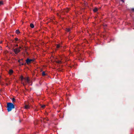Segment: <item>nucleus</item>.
<instances>
[{
  "label": "nucleus",
  "mask_w": 134,
  "mask_h": 134,
  "mask_svg": "<svg viewBox=\"0 0 134 134\" xmlns=\"http://www.w3.org/2000/svg\"><path fill=\"white\" fill-rule=\"evenodd\" d=\"M30 26L32 28H33L34 27V25L32 24H31Z\"/></svg>",
  "instance_id": "ddd939ff"
},
{
  "label": "nucleus",
  "mask_w": 134,
  "mask_h": 134,
  "mask_svg": "<svg viewBox=\"0 0 134 134\" xmlns=\"http://www.w3.org/2000/svg\"><path fill=\"white\" fill-rule=\"evenodd\" d=\"M3 4V1H0V5H2Z\"/></svg>",
  "instance_id": "412c9836"
},
{
  "label": "nucleus",
  "mask_w": 134,
  "mask_h": 134,
  "mask_svg": "<svg viewBox=\"0 0 134 134\" xmlns=\"http://www.w3.org/2000/svg\"><path fill=\"white\" fill-rule=\"evenodd\" d=\"M30 107L29 105H25V109H28L30 108Z\"/></svg>",
  "instance_id": "423d86ee"
},
{
  "label": "nucleus",
  "mask_w": 134,
  "mask_h": 134,
  "mask_svg": "<svg viewBox=\"0 0 134 134\" xmlns=\"http://www.w3.org/2000/svg\"><path fill=\"white\" fill-rule=\"evenodd\" d=\"M2 41H0V44L1 43H2Z\"/></svg>",
  "instance_id": "bb28decb"
},
{
  "label": "nucleus",
  "mask_w": 134,
  "mask_h": 134,
  "mask_svg": "<svg viewBox=\"0 0 134 134\" xmlns=\"http://www.w3.org/2000/svg\"><path fill=\"white\" fill-rule=\"evenodd\" d=\"M22 83L23 84V85L24 86L25 85V84L24 83Z\"/></svg>",
  "instance_id": "393cba45"
},
{
  "label": "nucleus",
  "mask_w": 134,
  "mask_h": 134,
  "mask_svg": "<svg viewBox=\"0 0 134 134\" xmlns=\"http://www.w3.org/2000/svg\"><path fill=\"white\" fill-rule=\"evenodd\" d=\"M122 0V1H123V2H124V1H123V0Z\"/></svg>",
  "instance_id": "c85d7f7f"
},
{
  "label": "nucleus",
  "mask_w": 134,
  "mask_h": 134,
  "mask_svg": "<svg viewBox=\"0 0 134 134\" xmlns=\"http://www.w3.org/2000/svg\"><path fill=\"white\" fill-rule=\"evenodd\" d=\"M20 60H18V62L20 63V65H24V64L23 63H21V62H20Z\"/></svg>",
  "instance_id": "4468645a"
},
{
  "label": "nucleus",
  "mask_w": 134,
  "mask_h": 134,
  "mask_svg": "<svg viewBox=\"0 0 134 134\" xmlns=\"http://www.w3.org/2000/svg\"><path fill=\"white\" fill-rule=\"evenodd\" d=\"M131 10L132 11L134 12V8L132 9Z\"/></svg>",
  "instance_id": "5701e85b"
},
{
  "label": "nucleus",
  "mask_w": 134,
  "mask_h": 134,
  "mask_svg": "<svg viewBox=\"0 0 134 134\" xmlns=\"http://www.w3.org/2000/svg\"><path fill=\"white\" fill-rule=\"evenodd\" d=\"M7 106V110L8 112L11 111L13 109L15 108L14 105L12 103H8Z\"/></svg>",
  "instance_id": "f257e3e1"
},
{
  "label": "nucleus",
  "mask_w": 134,
  "mask_h": 134,
  "mask_svg": "<svg viewBox=\"0 0 134 134\" xmlns=\"http://www.w3.org/2000/svg\"><path fill=\"white\" fill-rule=\"evenodd\" d=\"M69 9V8H67L64 9V12H66V13H67L68 12Z\"/></svg>",
  "instance_id": "1a4fd4ad"
},
{
  "label": "nucleus",
  "mask_w": 134,
  "mask_h": 134,
  "mask_svg": "<svg viewBox=\"0 0 134 134\" xmlns=\"http://www.w3.org/2000/svg\"><path fill=\"white\" fill-rule=\"evenodd\" d=\"M46 120V121H48V119H46V118H45L43 120V121L44 122H46L45 121V120Z\"/></svg>",
  "instance_id": "a211bd4d"
},
{
  "label": "nucleus",
  "mask_w": 134,
  "mask_h": 134,
  "mask_svg": "<svg viewBox=\"0 0 134 134\" xmlns=\"http://www.w3.org/2000/svg\"><path fill=\"white\" fill-rule=\"evenodd\" d=\"M71 29V28H66V31L68 32H69L70 31Z\"/></svg>",
  "instance_id": "6e6552de"
},
{
  "label": "nucleus",
  "mask_w": 134,
  "mask_h": 134,
  "mask_svg": "<svg viewBox=\"0 0 134 134\" xmlns=\"http://www.w3.org/2000/svg\"><path fill=\"white\" fill-rule=\"evenodd\" d=\"M57 63L60 64L61 63V61L60 60L56 62Z\"/></svg>",
  "instance_id": "6ab92c4d"
},
{
  "label": "nucleus",
  "mask_w": 134,
  "mask_h": 134,
  "mask_svg": "<svg viewBox=\"0 0 134 134\" xmlns=\"http://www.w3.org/2000/svg\"><path fill=\"white\" fill-rule=\"evenodd\" d=\"M21 49H23L24 51L25 52H26L27 49L26 48H21Z\"/></svg>",
  "instance_id": "f3484780"
},
{
  "label": "nucleus",
  "mask_w": 134,
  "mask_h": 134,
  "mask_svg": "<svg viewBox=\"0 0 134 134\" xmlns=\"http://www.w3.org/2000/svg\"><path fill=\"white\" fill-rule=\"evenodd\" d=\"M60 47H61V46L60 44H57V49L60 48Z\"/></svg>",
  "instance_id": "2eb2a0df"
},
{
  "label": "nucleus",
  "mask_w": 134,
  "mask_h": 134,
  "mask_svg": "<svg viewBox=\"0 0 134 134\" xmlns=\"http://www.w3.org/2000/svg\"><path fill=\"white\" fill-rule=\"evenodd\" d=\"M22 48V47H20L19 48H17L13 49L14 52L16 54H17L20 51V49Z\"/></svg>",
  "instance_id": "f03ea898"
},
{
  "label": "nucleus",
  "mask_w": 134,
  "mask_h": 134,
  "mask_svg": "<svg viewBox=\"0 0 134 134\" xmlns=\"http://www.w3.org/2000/svg\"><path fill=\"white\" fill-rule=\"evenodd\" d=\"M15 32L16 34H18L19 33H20V32L19 31V30H16L15 31Z\"/></svg>",
  "instance_id": "9b49d317"
},
{
  "label": "nucleus",
  "mask_w": 134,
  "mask_h": 134,
  "mask_svg": "<svg viewBox=\"0 0 134 134\" xmlns=\"http://www.w3.org/2000/svg\"><path fill=\"white\" fill-rule=\"evenodd\" d=\"M24 78L23 77V76H21L20 77V79L21 81H22L23 79H24Z\"/></svg>",
  "instance_id": "dca6fc26"
},
{
  "label": "nucleus",
  "mask_w": 134,
  "mask_h": 134,
  "mask_svg": "<svg viewBox=\"0 0 134 134\" xmlns=\"http://www.w3.org/2000/svg\"><path fill=\"white\" fill-rule=\"evenodd\" d=\"M104 27H106L107 26V25L106 24H104Z\"/></svg>",
  "instance_id": "b1692460"
},
{
  "label": "nucleus",
  "mask_w": 134,
  "mask_h": 134,
  "mask_svg": "<svg viewBox=\"0 0 134 134\" xmlns=\"http://www.w3.org/2000/svg\"><path fill=\"white\" fill-rule=\"evenodd\" d=\"M25 82H27V83H29L30 82V80L29 79V77H26L24 78V79Z\"/></svg>",
  "instance_id": "20e7f679"
},
{
  "label": "nucleus",
  "mask_w": 134,
  "mask_h": 134,
  "mask_svg": "<svg viewBox=\"0 0 134 134\" xmlns=\"http://www.w3.org/2000/svg\"><path fill=\"white\" fill-rule=\"evenodd\" d=\"M15 41H14V40L12 41V42H13L14 43H17L16 42L17 41H18L19 42H20L21 41L20 39H18L17 38H15Z\"/></svg>",
  "instance_id": "39448f33"
},
{
  "label": "nucleus",
  "mask_w": 134,
  "mask_h": 134,
  "mask_svg": "<svg viewBox=\"0 0 134 134\" xmlns=\"http://www.w3.org/2000/svg\"><path fill=\"white\" fill-rule=\"evenodd\" d=\"M18 44H16V47H18Z\"/></svg>",
  "instance_id": "cd10ccee"
},
{
  "label": "nucleus",
  "mask_w": 134,
  "mask_h": 134,
  "mask_svg": "<svg viewBox=\"0 0 134 134\" xmlns=\"http://www.w3.org/2000/svg\"><path fill=\"white\" fill-rule=\"evenodd\" d=\"M34 59H30L29 58H27L26 60V63L27 64H29L30 63L32 62H34Z\"/></svg>",
  "instance_id": "7ed1b4c3"
},
{
  "label": "nucleus",
  "mask_w": 134,
  "mask_h": 134,
  "mask_svg": "<svg viewBox=\"0 0 134 134\" xmlns=\"http://www.w3.org/2000/svg\"><path fill=\"white\" fill-rule=\"evenodd\" d=\"M13 71L12 70L10 69L9 70V73L10 75H11L13 73Z\"/></svg>",
  "instance_id": "0eeeda50"
},
{
  "label": "nucleus",
  "mask_w": 134,
  "mask_h": 134,
  "mask_svg": "<svg viewBox=\"0 0 134 134\" xmlns=\"http://www.w3.org/2000/svg\"><path fill=\"white\" fill-rule=\"evenodd\" d=\"M20 61H23V59H20Z\"/></svg>",
  "instance_id": "a878e982"
},
{
  "label": "nucleus",
  "mask_w": 134,
  "mask_h": 134,
  "mask_svg": "<svg viewBox=\"0 0 134 134\" xmlns=\"http://www.w3.org/2000/svg\"><path fill=\"white\" fill-rule=\"evenodd\" d=\"M93 10L94 12H95L98 11V9L97 8H95L93 9Z\"/></svg>",
  "instance_id": "9d476101"
},
{
  "label": "nucleus",
  "mask_w": 134,
  "mask_h": 134,
  "mask_svg": "<svg viewBox=\"0 0 134 134\" xmlns=\"http://www.w3.org/2000/svg\"><path fill=\"white\" fill-rule=\"evenodd\" d=\"M42 76H44L46 75V74L45 72L43 71L42 73Z\"/></svg>",
  "instance_id": "f8f14e48"
},
{
  "label": "nucleus",
  "mask_w": 134,
  "mask_h": 134,
  "mask_svg": "<svg viewBox=\"0 0 134 134\" xmlns=\"http://www.w3.org/2000/svg\"><path fill=\"white\" fill-rule=\"evenodd\" d=\"M12 102H15V99L14 98H13L12 99Z\"/></svg>",
  "instance_id": "aec40b11"
},
{
  "label": "nucleus",
  "mask_w": 134,
  "mask_h": 134,
  "mask_svg": "<svg viewBox=\"0 0 134 134\" xmlns=\"http://www.w3.org/2000/svg\"><path fill=\"white\" fill-rule=\"evenodd\" d=\"M45 105H41V107L42 108H44L45 107Z\"/></svg>",
  "instance_id": "4be33fe9"
}]
</instances>
